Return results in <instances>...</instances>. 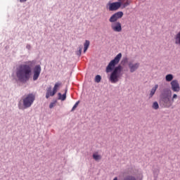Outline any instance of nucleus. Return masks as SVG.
Segmentation results:
<instances>
[{"label":"nucleus","instance_id":"nucleus-7","mask_svg":"<svg viewBox=\"0 0 180 180\" xmlns=\"http://www.w3.org/2000/svg\"><path fill=\"white\" fill-rule=\"evenodd\" d=\"M41 72V66H40V65H37L33 70V81H37V79H39Z\"/></svg>","mask_w":180,"mask_h":180},{"label":"nucleus","instance_id":"nucleus-6","mask_svg":"<svg viewBox=\"0 0 180 180\" xmlns=\"http://www.w3.org/2000/svg\"><path fill=\"white\" fill-rule=\"evenodd\" d=\"M128 68L130 72H136L138 68H140V63H135L134 60H130L128 62Z\"/></svg>","mask_w":180,"mask_h":180},{"label":"nucleus","instance_id":"nucleus-24","mask_svg":"<svg viewBox=\"0 0 180 180\" xmlns=\"http://www.w3.org/2000/svg\"><path fill=\"white\" fill-rule=\"evenodd\" d=\"M27 50H32V46L29 44L26 45Z\"/></svg>","mask_w":180,"mask_h":180},{"label":"nucleus","instance_id":"nucleus-12","mask_svg":"<svg viewBox=\"0 0 180 180\" xmlns=\"http://www.w3.org/2000/svg\"><path fill=\"white\" fill-rule=\"evenodd\" d=\"M174 40L175 44L180 46V30L174 35Z\"/></svg>","mask_w":180,"mask_h":180},{"label":"nucleus","instance_id":"nucleus-25","mask_svg":"<svg viewBox=\"0 0 180 180\" xmlns=\"http://www.w3.org/2000/svg\"><path fill=\"white\" fill-rule=\"evenodd\" d=\"M126 1H127V0H119L118 2H120V4H121V6H122V4H124V2H126Z\"/></svg>","mask_w":180,"mask_h":180},{"label":"nucleus","instance_id":"nucleus-1","mask_svg":"<svg viewBox=\"0 0 180 180\" xmlns=\"http://www.w3.org/2000/svg\"><path fill=\"white\" fill-rule=\"evenodd\" d=\"M120 60H122V53H118L113 60H110L106 67L105 71L106 72H111L109 81L112 84H116V82H119L122 77H123V72H122V70H123V67L120 65L118 66L117 64L120 63Z\"/></svg>","mask_w":180,"mask_h":180},{"label":"nucleus","instance_id":"nucleus-20","mask_svg":"<svg viewBox=\"0 0 180 180\" xmlns=\"http://www.w3.org/2000/svg\"><path fill=\"white\" fill-rule=\"evenodd\" d=\"M101 79H102V77L101 75H97L95 77V82H97V84H99L101 82Z\"/></svg>","mask_w":180,"mask_h":180},{"label":"nucleus","instance_id":"nucleus-16","mask_svg":"<svg viewBox=\"0 0 180 180\" xmlns=\"http://www.w3.org/2000/svg\"><path fill=\"white\" fill-rule=\"evenodd\" d=\"M58 99L59 101H65V99H67V96L65 95V94H61V93H58Z\"/></svg>","mask_w":180,"mask_h":180},{"label":"nucleus","instance_id":"nucleus-22","mask_svg":"<svg viewBox=\"0 0 180 180\" xmlns=\"http://www.w3.org/2000/svg\"><path fill=\"white\" fill-rule=\"evenodd\" d=\"M78 105H79V101H77L75 103V104L74 105V106L72 108V112H74V110H75V109H77V108H78Z\"/></svg>","mask_w":180,"mask_h":180},{"label":"nucleus","instance_id":"nucleus-14","mask_svg":"<svg viewBox=\"0 0 180 180\" xmlns=\"http://www.w3.org/2000/svg\"><path fill=\"white\" fill-rule=\"evenodd\" d=\"M165 81L167 82H172L174 81V75L168 74L165 76Z\"/></svg>","mask_w":180,"mask_h":180},{"label":"nucleus","instance_id":"nucleus-4","mask_svg":"<svg viewBox=\"0 0 180 180\" xmlns=\"http://www.w3.org/2000/svg\"><path fill=\"white\" fill-rule=\"evenodd\" d=\"M123 18V13L122 11H118L112 14L109 18V22L111 23V29L113 32L117 33H120L122 32V23L117 21L119 19Z\"/></svg>","mask_w":180,"mask_h":180},{"label":"nucleus","instance_id":"nucleus-5","mask_svg":"<svg viewBox=\"0 0 180 180\" xmlns=\"http://www.w3.org/2000/svg\"><path fill=\"white\" fill-rule=\"evenodd\" d=\"M36 99V96L33 94H29L25 97H22V100L18 103L19 109H27L30 108L34 100Z\"/></svg>","mask_w":180,"mask_h":180},{"label":"nucleus","instance_id":"nucleus-9","mask_svg":"<svg viewBox=\"0 0 180 180\" xmlns=\"http://www.w3.org/2000/svg\"><path fill=\"white\" fill-rule=\"evenodd\" d=\"M108 6L109 11H117V9H119V8L122 6V3H120L118 1L114 3H108Z\"/></svg>","mask_w":180,"mask_h":180},{"label":"nucleus","instance_id":"nucleus-13","mask_svg":"<svg viewBox=\"0 0 180 180\" xmlns=\"http://www.w3.org/2000/svg\"><path fill=\"white\" fill-rule=\"evenodd\" d=\"M93 158L95 161L98 162L102 160V155H99L98 152H95L94 153H93Z\"/></svg>","mask_w":180,"mask_h":180},{"label":"nucleus","instance_id":"nucleus-17","mask_svg":"<svg viewBox=\"0 0 180 180\" xmlns=\"http://www.w3.org/2000/svg\"><path fill=\"white\" fill-rule=\"evenodd\" d=\"M90 42L88 40H86L84 44V53H86V50H88L89 47Z\"/></svg>","mask_w":180,"mask_h":180},{"label":"nucleus","instance_id":"nucleus-27","mask_svg":"<svg viewBox=\"0 0 180 180\" xmlns=\"http://www.w3.org/2000/svg\"><path fill=\"white\" fill-rule=\"evenodd\" d=\"M26 1H27V0H20V2L21 4H23V2H26Z\"/></svg>","mask_w":180,"mask_h":180},{"label":"nucleus","instance_id":"nucleus-19","mask_svg":"<svg viewBox=\"0 0 180 180\" xmlns=\"http://www.w3.org/2000/svg\"><path fill=\"white\" fill-rule=\"evenodd\" d=\"M130 4H131V0H127L126 2L122 3L121 6H122V8H127Z\"/></svg>","mask_w":180,"mask_h":180},{"label":"nucleus","instance_id":"nucleus-18","mask_svg":"<svg viewBox=\"0 0 180 180\" xmlns=\"http://www.w3.org/2000/svg\"><path fill=\"white\" fill-rule=\"evenodd\" d=\"M152 108L154 109V110H158V109H160V105L158 104V102L154 101L152 104Z\"/></svg>","mask_w":180,"mask_h":180},{"label":"nucleus","instance_id":"nucleus-21","mask_svg":"<svg viewBox=\"0 0 180 180\" xmlns=\"http://www.w3.org/2000/svg\"><path fill=\"white\" fill-rule=\"evenodd\" d=\"M82 49H83L82 45H80V46H79V51L76 52V54H77V56H81V53H82Z\"/></svg>","mask_w":180,"mask_h":180},{"label":"nucleus","instance_id":"nucleus-29","mask_svg":"<svg viewBox=\"0 0 180 180\" xmlns=\"http://www.w3.org/2000/svg\"><path fill=\"white\" fill-rule=\"evenodd\" d=\"M113 180H118L117 177H115Z\"/></svg>","mask_w":180,"mask_h":180},{"label":"nucleus","instance_id":"nucleus-2","mask_svg":"<svg viewBox=\"0 0 180 180\" xmlns=\"http://www.w3.org/2000/svg\"><path fill=\"white\" fill-rule=\"evenodd\" d=\"M32 75V65L24 63L16 67L11 76L13 79H18L20 82H27Z\"/></svg>","mask_w":180,"mask_h":180},{"label":"nucleus","instance_id":"nucleus-28","mask_svg":"<svg viewBox=\"0 0 180 180\" xmlns=\"http://www.w3.org/2000/svg\"><path fill=\"white\" fill-rule=\"evenodd\" d=\"M68 89H65V96H67V92H68Z\"/></svg>","mask_w":180,"mask_h":180},{"label":"nucleus","instance_id":"nucleus-11","mask_svg":"<svg viewBox=\"0 0 180 180\" xmlns=\"http://www.w3.org/2000/svg\"><path fill=\"white\" fill-rule=\"evenodd\" d=\"M157 89H158V84H155L150 91L149 94V99H151L155 95V92H157Z\"/></svg>","mask_w":180,"mask_h":180},{"label":"nucleus","instance_id":"nucleus-3","mask_svg":"<svg viewBox=\"0 0 180 180\" xmlns=\"http://www.w3.org/2000/svg\"><path fill=\"white\" fill-rule=\"evenodd\" d=\"M175 99H178V95L174 94L171 98V91L168 89H165L160 94V103L162 108H169L174 105Z\"/></svg>","mask_w":180,"mask_h":180},{"label":"nucleus","instance_id":"nucleus-26","mask_svg":"<svg viewBox=\"0 0 180 180\" xmlns=\"http://www.w3.org/2000/svg\"><path fill=\"white\" fill-rule=\"evenodd\" d=\"M127 57H125V58H123V60H122V61L124 62V63H126L127 61Z\"/></svg>","mask_w":180,"mask_h":180},{"label":"nucleus","instance_id":"nucleus-10","mask_svg":"<svg viewBox=\"0 0 180 180\" xmlns=\"http://www.w3.org/2000/svg\"><path fill=\"white\" fill-rule=\"evenodd\" d=\"M56 95V93L53 90H52L51 86H49L46 89V99H49L50 96H54Z\"/></svg>","mask_w":180,"mask_h":180},{"label":"nucleus","instance_id":"nucleus-15","mask_svg":"<svg viewBox=\"0 0 180 180\" xmlns=\"http://www.w3.org/2000/svg\"><path fill=\"white\" fill-rule=\"evenodd\" d=\"M62 84L61 82H56L53 88V90L56 94H57V91L60 89V86H61Z\"/></svg>","mask_w":180,"mask_h":180},{"label":"nucleus","instance_id":"nucleus-8","mask_svg":"<svg viewBox=\"0 0 180 180\" xmlns=\"http://www.w3.org/2000/svg\"><path fill=\"white\" fill-rule=\"evenodd\" d=\"M170 88L172 91L178 93L180 91L179 82L176 79H174L170 82Z\"/></svg>","mask_w":180,"mask_h":180},{"label":"nucleus","instance_id":"nucleus-23","mask_svg":"<svg viewBox=\"0 0 180 180\" xmlns=\"http://www.w3.org/2000/svg\"><path fill=\"white\" fill-rule=\"evenodd\" d=\"M54 106H56V103H55V102L51 103L49 104V108H50V109H53V108H54Z\"/></svg>","mask_w":180,"mask_h":180}]
</instances>
